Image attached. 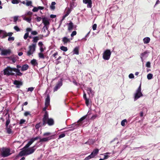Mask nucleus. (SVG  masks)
<instances>
[{"label":"nucleus","instance_id":"obj_1","mask_svg":"<svg viewBox=\"0 0 160 160\" xmlns=\"http://www.w3.org/2000/svg\"><path fill=\"white\" fill-rule=\"evenodd\" d=\"M16 67L17 68H11L10 66L7 67L3 71L4 75L8 76H14L15 75V73L12 72H16V76H22V73L20 72V70L19 69L22 68V67L18 65H17Z\"/></svg>","mask_w":160,"mask_h":160},{"label":"nucleus","instance_id":"obj_2","mask_svg":"<svg viewBox=\"0 0 160 160\" xmlns=\"http://www.w3.org/2000/svg\"><path fill=\"white\" fill-rule=\"evenodd\" d=\"M33 39L32 40V42L33 43L29 46V50L27 52V55L28 56H30L35 51L36 47V43L39 39V37L38 36L33 37Z\"/></svg>","mask_w":160,"mask_h":160},{"label":"nucleus","instance_id":"obj_3","mask_svg":"<svg viewBox=\"0 0 160 160\" xmlns=\"http://www.w3.org/2000/svg\"><path fill=\"white\" fill-rule=\"evenodd\" d=\"M42 126H45L47 124L49 126H51L54 124V121L52 118H49V116L47 114L43 115L42 119Z\"/></svg>","mask_w":160,"mask_h":160},{"label":"nucleus","instance_id":"obj_4","mask_svg":"<svg viewBox=\"0 0 160 160\" xmlns=\"http://www.w3.org/2000/svg\"><path fill=\"white\" fill-rule=\"evenodd\" d=\"M10 151V148L3 147L0 149L1 155L3 158L7 157L12 154Z\"/></svg>","mask_w":160,"mask_h":160},{"label":"nucleus","instance_id":"obj_5","mask_svg":"<svg viewBox=\"0 0 160 160\" xmlns=\"http://www.w3.org/2000/svg\"><path fill=\"white\" fill-rule=\"evenodd\" d=\"M143 96L141 92V84H140L139 87L136 91V92L134 95V100L135 101Z\"/></svg>","mask_w":160,"mask_h":160},{"label":"nucleus","instance_id":"obj_6","mask_svg":"<svg viewBox=\"0 0 160 160\" xmlns=\"http://www.w3.org/2000/svg\"><path fill=\"white\" fill-rule=\"evenodd\" d=\"M99 149L96 148L94 149L90 155L86 157L84 160H88L94 158L98 153Z\"/></svg>","mask_w":160,"mask_h":160},{"label":"nucleus","instance_id":"obj_7","mask_svg":"<svg viewBox=\"0 0 160 160\" xmlns=\"http://www.w3.org/2000/svg\"><path fill=\"white\" fill-rule=\"evenodd\" d=\"M111 52L109 49H107L103 53V58L105 60H108L110 58Z\"/></svg>","mask_w":160,"mask_h":160},{"label":"nucleus","instance_id":"obj_8","mask_svg":"<svg viewBox=\"0 0 160 160\" xmlns=\"http://www.w3.org/2000/svg\"><path fill=\"white\" fill-rule=\"evenodd\" d=\"M35 147L36 146L35 145L32 147L26 149L27 155L31 154L33 153L36 149V148Z\"/></svg>","mask_w":160,"mask_h":160},{"label":"nucleus","instance_id":"obj_9","mask_svg":"<svg viewBox=\"0 0 160 160\" xmlns=\"http://www.w3.org/2000/svg\"><path fill=\"white\" fill-rule=\"evenodd\" d=\"M11 52V51L10 49H2V50L0 54L2 55L6 56L8 55H9Z\"/></svg>","mask_w":160,"mask_h":160},{"label":"nucleus","instance_id":"obj_10","mask_svg":"<svg viewBox=\"0 0 160 160\" xmlns=\"http://www.w3.org/2000/svg\"><path fill=\"white\" fill-rule=\"evenodd\" d=\"M54 136V135H51L50 136L46 137L44 138H40V139L39 142H47L49 140H50L52 138V137Z\"/></svg>","mask_w":160,"mask_h":160},{"label":"nucleus","instance_id":"obj_11","mask_svg":"<svg viewBox=\"0 0 160 160\" xmlns=\"http://www.w3.org/2000/svg\"><path fill=\"white\" fill-rule=\"evenodd\" d=\"M62 80L58 81L57 84L56 85L53 89L54 92L56 91L62 85Z\"/></svg>","mask_w":160,"mask_h":160},{"label":"nucleus","instance_id":"obj_12","mask_svg":"<svg viewBox=\"0 0 160 160\" xmlns=\"http://www.w3.org/2000/svg\"><path fill=\"white\" fill-rule=\"evenodd\" d=\"M42 23L45 26H48L50 24V22L48 21V20L47 18V17H44L42 18Z\"/></svg>","mask_w":160,"mask_h":160},{"label":"nucleus","instance_id":"obj_13","mask_svg":"<svg viewBox=\"0 0 160 160\" xmlns=\"http://www.w3.org/2000/svg\"><path fill=\"white\" fill-rule=\"evenodd\" d=\"M83 3L87 4V7L91 8L92 7V1L91 0H83Z\"/></svg>","mask_w":160,"mask_h":160},{"label":"nucleus","instance_id":"obj_14","mask_svg":"<svg viewBox=\"0 0 160 160\" xmlns=\"http://www.w3.org/2000/svg\"><path fill=\"white\" fill-rule=\"evenodd\" d=\"M13 84L16 85L17 88H19L20 86L22 85V82L17 80H15L13 82Z\"/></svg>","mask_w":160,"mask_h":160},{"label":"nucleus","instance_id":"obj_15","mask_svg":"<svg viewBox=\"0 0 160 160\" xmlns=\"http://www.w3.org/2000/svg\"><path fill=\"white\" fill-rule=\"evenodd\" d=\"M13 34V33L12 32H9L7 33L5 31H4V33L2 38H4L7 36L11 37Z\"/></svg>","mask_w":160,"mask_h":160},{"label":"nucleus","instance_id":"obj_16","mask_svg":"<svg viewBox=\"0 0 160 160\" xmlns=\"http://www.w3.org/2000/svg\"><path fill=\"white\" fill-rule=\"evenodd\" d=\"M72 39V38L71 39L68 38L67 37H64L62 38V41L63 42L64 44L67 43L68 42H70L71 40Z\"/></svg>","mask_w":160,"mask_h":160},{"label":"nucleus","instance_id":"obj_17","mask_svg":"<svg viewBox=\"0 0 160 160\" xmlns=\"http://www.w3.org/2000/svg\"><path fill=\"white\" fill-rule=\"evenodd\" d=\"M50 102V98L49 95L48 94L45 99V105L46 107H48L49 105Z\"/></svg>","mask_w":160,"mask_h":160},{"label":"nucleus","instance_id":"obj_18","mask_svg":"<svg viewBox=\"0 0 160 160\" xmlns=\"http://www.w3.org/2000/svg\"><path fill=\"white\" fill-rule=\"evenodd\" d=\"M72 8V5H70V8H66V9L65 14V15H66L67 16H68V15L72 11L71 9Z\"/></svg>","mask_w":160,"mask_h":160},{"label":"nucleus","instance_id":"obj_19","mask_svg":"<svg viewBox=\"0 0 160 160\" xmlns=\"http://www.w3.org/2000/svg\"><path fill=\"white\" fill-rule=\"evenodd\" d=\"M87 115H86L82 117L81 118H80V119L77 122L78 123H79L78 124V125H79L80 126L82 125V122L87 118Z\"/></svg>","mask_w":160,"mask_h":160},{"label":"nucleus","instance_id":"obj_20","mask_svg":"<svg viewBox=\"0 0 160 160\" xmlns=\"http://www.w3.org/2000/svg\"><path fill=\"white\" fill-rule=\"evenodd\" d=\"M68 30L69 31H71L73 29V24L72 22L70 21L69 23H68Z\"/></svg>","mask_w":160,"mask_h":160},{"label":"nucleus","instance_id":"obj_21","mask_svg":"<svg viewBox=\"0 0 160 160\" xmlns=\"http://www.w3.org/2000/svg\"><path fill=\"white\" fill-rule=\"evenodd\" d=\"M34 142L33 140L31 138L28 142V143L24 147V148H28Z\"/></svg>","mask_w":160,"mask_h":160},{"label":"nucleus","instance_id":"obj_22","mask_svg":"<svg viewBox=\"0 0 160 160\" xmlns=\"http://www.w3.org/2000/svg\"><path fill=\"white\" fill-rule=\"evenodd\" d=\"M79 49V48L78 47H76L73 50V53L76 55H78Z\"/></svg>","mask_w":160,"mask_h":160},{"label":"nucleus","instance_id":"obj_23","mask_svg":"<svg viewBox=\"0 0 160 160\" xmlns=\"http://www.w3.org/2000/svg\"><path fill=\"white\" fill-rule=\"evenodd\" d=\"M28 68L29 66L27 64H25L22 65L21 69V70L22 71H23L28 69Z\"/></svg>","mask_w":160,"mask_h":160},{"label":"nucleus","instance_id":"obj_24","mask_svg":"<svg viewBox=\"0 0 160 160\" xmlns=\"http://www.w3.org/2000/svg\"><path fill=\"white\" fill-rule=\"evenodd\" d=\"M18 155L19 156H22L26 155H27L26 149H24L20 151Z\"/></svg>","mask_w":160,"mask_h":160},{"label":"nucleus","instance_id":"obj_25","mask_svg":"<svg viewBox=\"0 0 160 160\" xmlns=\"http://www.w3.org/2000/svg\"><path fill=\"white\" fill-rule=\"evenodd\" d=\"M150 39L149 37H146L143 39V42L144 43L147 44L149 42Z\"/></svg>","mask_w":160,"mask_h":160},{"label":"nucleus","instance_id":"obj_26","mask_svg":"<svg viewBox=\"0 0 160 160\" xmlns=\"http://www.w3.org/2000/svg\"><path fill=\"white\" fill-rule=\"evenodd\" d=\"M7 131V133L8 134H13V132L12 129L9 127H6V128Z\"/></svg>","mask_w":160,"mask_h":160},{"label":"nucleus","instance_id":"obj_27","mask_svg":"<svg viewBox=\"0 0 160 160\" xmlns=\"http://www.w3.org/2000/svg\"><path fill=\"white\" fill-rule=\"evenodd\" d=\"M42 126V123L41 122H39L35 125V127L36 129L38 130L39 128Z\"/></svg>","mask_w":160,"mask_h":160},{"label":"nucleus","instance_id":"obj_28","mask_svg":"<svg viewBox=\"0 0 160 160\" xmlns=\"http://www.w3.org/2000/svg\"><path fill=\"white\" fill-rule=\"evenodd\" d=\"M78 127V123L76 124H72V127H73L74 128L72 129H68V131H72L74 130V129L75 128H77Z\"/></svg>","mask_w":160,"mask_h":160},{"label":"nucleus","instance_id":"obj_29","mask_svg":"<svg viewBox=\"0 0 160 160\" xmlns=\"http://www.w3.org/2000/svg\"><path fill=\"white\" fill-rule=\"evenodd\" d=\"M56 3L54 2H52L51 5L50 6V8L52 10H54L55 9V5L56 4Z\"/></svg>","mask_w":160,"mask_h":160},{"label":"nucleus","instance_id":"obj_30","mask_svg":"<svg viewBox=\"0 0 160 160\" xmlns=\"http://www.w3.org/2000/svg\"><path fill=\"white\" fill-rule=\"evenodd\" d=\"M31 63L34 66H35L38 64V63L37 62V60L35 59H33L31 60Z\"/></svg>","mask_w":160,"mask_h":160},{"label":"nucleus","instance_id":"obj_31","mask_svg":"<svg viewBox=\"0 0 160 160\" xmlns=\"http://www.w3.org/2000/svg\"><path fill=\"white\" fill-rule=\"evenodd\" d=\"M149 53V52L147 51H145L143 53H142L141 54V58L142 59V57H144L146 55Z\"/></svg>","mask_w":160,"mask_h":160},{"label":"nucleus","instance_id":"obj_32","mask_svg":"<svg viewBox=\"0 0 160 160\" xmlns=\"http://www.w3.org/2000/svg\"><path fill=\"white\" fill-rule=\"evenodd\" d=\"M6 127H8L9 124L10 123V120L9 116L8 118H6Z\"/></svg>","mask_w":160,"mask_h":160},{"label":"nucleus","instance_id":"obj_33","mask_svg":"<svg viewBox=\"0 0 160 160\" xmlns=\"http://www.w3.org/2000/svg\"><path fill=\"white\" fill-rule=\"evenodd\" d=\"M48 27L47 26H44L42 28V31L43 32H46V31L47 30L48 32V35L49 32L48 30Z\"/></svg>","mask_w":160,"mask_h":160},{"label":"nucleus","instance_id":"obj_34","mask_svg":"<svg viewBox=\"0 0 160 160\" xmlns=\"http://www.w3.org/2000/svg\"><path fill=\"white\" fill-rule=\"evenodd\" d=\"M60 49L62 51L64 52L67 51L68 49L67 47H65L63 46H62L60 47Z\"/></svg>","mask_w":160,"mask_h":160},{"label":"nucleus","instance_id":"obj_35","mask_svg":"<svg viewBox=\"0 0 160 160\" xmlns=\"http://www.w3.org/2000/svg\"><path fill=\"white\" fill-rule=\"evenodd\" d=\"M23 19L25 20L27 22H30L31 21V18H27L26 17H24L23 18Z\"/></svg>","mask_w":160,"mask_h":160},{"label":"nucleus","instance_id":"obj_36","mask_svg":"<svg viewBox=\"0 0 160 160\" xmlns=\"http://www.w3.org/2000/svg\"><path fill=\"white\" fill-rule=\"evenodd\" d=\"M38 56L40 58L42 59H44L45 58V56L42 52H40L38 53Z\"/></svg>","mask_w":160,"mask_h":160},{"label":"nucleus","instance_id":"obj_37","mask_svg":"<svg viewBox=\"0 0 160 160\" xmlns=\"http://www.w3.org/2000/svg\"><path fill=\"white\" fill-rule=\"evenodd\" d=\"M11 57L9 58H11V59L12 60L13 62H15L17 60V57Z\"/></svg>","mask_w":160,"mask_h":160},{"label":"nucleus","instance_id":"obj_38","mask_svg":"<svg viewBox=\"0 0 160 160\" xmlns=\"http://www.w3.org/2000/svg\"><path fill=\"white\" fill-rule=\"evenodd\" d=\"M153 75L151 73L148 74L147 76V78L148 80H150L152 78Z\"/></svg>","mask_w":160,"mask_h":160},{"label":"nucleus","instance_id":"obj_39","mask_svg":"<svg viewBox=\"0 0 160 160\" xmlns=\"http://www.w3.org/2000/svg\"><path fill=\"white\" fill-rule=\"evenodd\" d=\"M29 37V33L28 32H27L25 33L24 35L23 38L25 40H26Z\"/></svg>","mask_w":160,"mask_h":160},{"label":"nucleus","instance_id":"obj_40","mask_svg":"<svg viewBox=\"0 0 160 160\" xmlns=\"http://www.w3.org/2000/svg\"><path fill=\"white\" fill-rule=\"evenodd\" d=\"M47 107H46H46H44L42 109L43 111L45 112V113H44V115H45V114H47L48 115V112L46 110L47 109Z\"/></svg>","mask_w":160,"mask_h":160},{"label":"nucleus","instance_id":"obj_41","mask_svg":"<svg viewBox=\"0 0 160 160\" xmlns=\"http://www.w3.org/2000/svg\"><path fill=\"white\" fill-rule=\"evenodd\" d=\"M127 122L126 119H124L122 120L121 122V125L122 126H124L125 125V122Z\"/></svg>","mask_w":160,"mask_h":160},{"label":"nucleus","instance_id":"obj_42","mask_svg":"<svg viewBox=\"0 0 160 160\" xmlns=\"http://www.w3.org/2000/svg\"><path fill=\"white\" fill-rule=\"evenodd\" d=\"M51 134V133L50 132H46L43 134V136H47L50 135Z\"/></svg>","mask_w":160,"mask_h":160},{"label":"nucleus","instance_id":"obj_43","mask_svg":"<svg viewBox=\"0 0 160 160\" xmlns=\"http://www.w3.org/2000/svg\"><path fill=\"white\" fill-rule=\"evenodd\" d=\"M77 34V32L76 31H74L72 32V33L71 34V36L72 37H73L74 36H75Z\"/></svg>","mask_w":160,"mask_h":160},{"label":"nucleus","instance_id":"obj_44","mask_svg":"<svg viewBox=\"0 0 160 160\" xmlns=\"http://www.w3.org/2000/svg\"><path fill=\"white\" fill-rule=\"evenodd\" d=\"M31 115V114L30 113V112H29L26 111L25 112V113H24V115L26 117H27L28 115L30 116Z\"/></svg>","mask_w":160,"mask_h":160},{"label":"nucleus","instance_id":"obj_45","mask_svg":"<svg viewBox=\"0 0 160 160\" xmlns=\"http://www.w3.org/2000/svg\"><path fill=\"white\" fill-rule=\"evenodd\" d=\"M32 4V2L31 1H28L26 3V5L28 6H31Z\"/></svg>","mask_w":160,"mask_h":160},{"label":"nucleus","instance_id":"obj_46","mask_svg":"<svg viewBox=\"0 0 160 160\" xmlns=\"http://www.w3.org/2000/svg\"><path fill=\"white\" fill-rule=\"evenodd\" d=\"M12 2L13 4H18L19 3V2L18 0H12Z\"/></svg>","mask_w":160,"mask_h":160},{"label":"nucleus","instance_id":"obj_47","mask_svg":"<svg viewBox=\"0 0 160 160\" xmlns=\"http://www.w3.org/2000/svg\"><path fill=\"white\" fill-rule=\"evenodd\" d=\"M4 32V30H0V38H2V37Z\"/></svg>","mask_w":160,"mask_h":160},{"label":"nucleus","instance_id":"obj_48","mask_svg":"<svg viewBox=\"0 0 160 160\" xmlns=\"http://www.w3.org/2000/svg\"><path fill=\"white\" fill-rule=\"evenodd\" d=\"M85 100V103L86 105L88 106L89 104V100L88 99V98H86Z\"/></svg>","mask_w":160,"mask_h":160},{"label":"nucleus","instance_id":"obj_49","mask_svg":"<svg viewBox=\"0 0 160 160\" xmlns=\"http://www.w3.org/2000/svg\"><path fill=\"white\" fill-rule=\"evenodd\" d=\"M14 40V38L13 37H9L8 38V41H13Z\"/></svg>","mask_w":160,"mask_h":160},{"label":"nucleus","instance_id":"obj_50","mask_svg":"<svg viewBox=\"0 0 160 160\" xmlns=\"http://www.w3.org/2000/svg\"><path fill=\"white\" fill-rule=\"evenodd\" d=\"M65 136V134L64 133H62L59 136L58 139L64 137Z\"/></svg>","mask_w":160,"mask_h":160},{"label":"nucleus","instance_id":"obj_51","mask_svg":"<svg viewBox=\"0 0 160 160\" xmlns=\"http://www.w3.org/2000/svg\"><path fill=\"white\" fill-rule=\"evenodd\" d=\"M14 28L15 30H16L17 32H18L20 31V29L17 26H15L14 27Z\"/></svg>","mask_w":160,"mask_h":160},{"label":"nucleus","instance_id":"obj_52","mask_svg":"<svg viewBox=\"0 0 160 160\" xmlns=\"http://www.w3.org/2000/svg\"><path fill=\"white\" fill-rule=\"evenodd\" d=\"M25 122V120L23 119H21L20 120L19 124L21 125L23 123H24Z\"/></svg>","mask_w":160,"mask_h":160},{"label":"nucleus","instance_id":"obj_53","mask_svg":"<svg viewBox=\"0 0 160 160\" xmlns=\"http://www.w3.org/2000/svg\"><path fill=\"white\" fill-rule=\"evenodd\" d=\"M32 138V140H33L34 142L35 141L38 139H40L41 138H40V136H37L35 138Z\"/></svg>","mask_w":160,"mask_h":160},{"label":"nucleus","instance_id":"obj_54","mask_svg":"<svg viewBox=\"0 0 160 160\" xmlns=\"http://www.w3.org/2000/svg\"><path fill=\"white\" fill-rule=\"evenodd\" d=\"M18 19V16H15L13 18L14 22H16Z\"/></svg>","mask_w":160,"mask_h":160},{"label":"nucleus","instance_id":"obj_55","mask_svg":"<svg viewBox=\"0 0 160 160\" xmlns=\"http://www.w3.org/2000/svg\"><path fill=\"white\" fill-rule=\"evenodd\" d=\"M97 27V25L96 24H94L92 26V29L93 30H95L96 29Z\"/></svg>","mask_w":160,"mask_h":160},{"label":"nucleus","instance_id":"obj_56","mask_svg":"<svg viewBox=\"0 0 160 160\" xmlns=\"http://www.w3.org/2000/svg\"><path fill=\"white\" fill-rule=\"evenodd\" d=\"M34 88L33 87H30L28 88V91H31V92H32L34 90Z\"/></svg>","mask_w":160,"mask_h":160},{"label":"nucleus","instance_id":"obj_57","mask_svg":"<svg viewBox=\"0 0 160 160\" xmlns=\"http://www.w3.org/2000/svg\"><path fill=\"white\" fill-rule=\"evenodd\" d=\"M146 66L148 68L150 67V62H148L146 64Z\"/></svg>","mask_w":160,"mask_h":160},{"label":"nucleus","instance_id":"obj_58","mask_svg":"<svg viewBox=\"0 0 160 160\" xmlns=\"http://www.w3.org/2000/svg\"><path fill=\"white\" fill-rule=\"evenodd\" d=\"M32 11L33 12H36L38 11L37 7H34L32 9Z\"/></svg>","mask_w":160,"mask_h":160},{"label":"nucleus","instance_id":"obj_59","mask_svg":"<svg viewBox=\"0 0 160 160\" xmlns=\"http://www.w3.org/2000/svg\"><path fill=\"white\" fill-rule=\"evenodd\" d=\"M31 34L33 35H37L38 34V32L36 31H32L31 32Z\"/></svg>","mask_w":160,"mask_h":160},{"label":"nucleus","instance_id":"obj_60","mask_svg":"<svg viewBox=\"0 0 160 160\" xmlns=\"http://www.w3.org/2000/svg\"><path fill=\"white\" fill-rule=\"evenodd\" d=\"M38 45L39 46L40 48L42 47L43 44L42 42H39L38 43Z\"/></svg>","mask_w":160,"mask_h":160},{"label":"nucleus","instance_id":"obj_61","mask_svg":"<svg viewBox=\"0 0 160 160\" xmlns=\"http://www.w3.org/2000/svg\"><path fill=\"white\" fill-rule=\"evenodd\" d=\"M58 52H55L54 53L53 55H52V56L55 58H56V56L58 55Z\"/></svg>","mask_w":160,"mask_h":160},{"label":"nucleus","instance_id":"obj_62","mask_svg":"<svg viewBox=\"0 0 160 160\" xmlns=\"http://www.w3.org/2000/svg\"><path fill=\"white\" fill-rule=\"evenodd\" d=\"M129 77L130 78H134V75L133 74L131 73L129 75Z\"/></svg>","mask_w":160,"mask_h":160},{"label":"nucleus","instance_id":"obj_63","mask_svg":"<svg viewBox=\"0 0 160 160\" xmlns=\"http://www.w3.org/2000/svg\"><path fill=\"white\" fill-rule=\"evenodd\" d=\"M36 19H37V21L38 22H39L40 21H41V20L42 18L40 17H37Z\"/></svg>","mask_w":160,"mask_h":160},{"label":"nucleus","instance_id":"obj_64","mask_svg":"<svg viewBox=\"0 0 160 160\" xmlns=\"http://www.w3.org/2000/svg\"><path fill=\"white\" fill-rule=\"evenodd\" d=\"M88 91H89V92L90 93H91L92 94L93 93V92L91 88H88Z\"/></svg>","mask_w":160,"mask_h":160}]
</instances>
